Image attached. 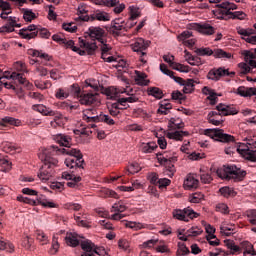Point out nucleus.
Here are the masks:
<instances>
[{
	"label": "nucleus",
	"mask_w": 256,
	"mask_h": 256,
	"mask_svg": "<svg viewBox=\"0 0 256 256\" xmlns=\"http://www.w3.org/2000/svg\"><path fill=\"white\" fill-rule=\"evenodd\" d=\"M83 239L81 235L76 232H67L65 236V243L69 247H77L80 243L84 253L81 256H105L107 251L103 247H97L91 240H81Z\"/></svg>",
	"instance_id": "1"
},
{
	"label": "nucleus",
	"mask_w": 256,
	"mask_h": 256,
	"mask_svg": "<svg viewBox=\"0 0 256 256\" xmlns=\"http://www.w3.org/2000/svg\"><path fill=\"white\" fill-rule=\"evenodd\" d=\"M38 157L40 161L44 163L42 169L38 173V178L40 181H43V183H47V181L53 177V172L47 169L57 166L59 161L51 155V150L47 148H42L38 154Z\"/></svg>",
	"instance_id": "2"
},
{
	"label": "nucleus",
	"mask_w": 256,
	"mask_h": 256,
	"mask_svg": "<svg viewBox=\"0 0 256 256\" xmlns=\"http://www.w3.org/2000/svg\"><path fill=\"white\" fill-rule=\"evenodd\" d=\"M216 173L220 179H235L236 181H241V179L247 175V172L235 166L220 168Z\"/></svg>",
	"instance_id": "3"
},
{
	"label": "nucleus",
	"mask_w": 256,
	"mask_h": 256,
	"mask_svg": "<svg viewBox=\"0 0 256 256\" xmlns=\"http://www.w3.org/2000/svg\"><path fill=\"white\" fill-rule=\"evenodd\" d=\"M217 7H219L220 13L222 15L230 16V19H239L240 21H243L247 17V14L243 11H235L237 9V5L231 2H222L221 4H218Z\"/></svg>",
	"instance_id": "4"
},
{
	"label": "nucleus",
	"mask_w": 256,
	"mask_h": 256,
	"mask_svg": "<svg viewBox=\"0 0 256 256\" xmlns=\"http://www.w3.org/2000/svg\"><path fill=\"white\" fill-rule=\"evenodd\" d=\"M204 135H207L210 139H214V141H220V143H233L235 141V137L217 128L206 129Z\"/></svg>",
	"instance_id": "5"
},
{
	"label": "nucleus",
	"mask_w": 256,
	"mask_h": 256,
	"mask_svg": "<svg viewBox=\"0 0 256 256\" xmlns=\"http://www.w3.org/2000/svg\"><path fill=\"white\" fill-rule=\"evenodd\" d=\"M51 151L50 155H70V157L74 158H83V154H81V150L77 148H71L70 146L66 148H59L58 146H51L50 148H46Z\"/></svg>",
	"instance_id": "6"
},
{
	"label": "nucleus",
	"mask_w": 256,
	"mask_h": 256,
	"mask_svg": "<svg viewBox=\"0 0 256 256\" xmlns=\"http://www.w3.org/2000/svg\"><path fill=\"white\" fill-rule=\"evenodd\" d=\"M174 219L178 221L188 222L189 219H197L199 217V213L195 212L191 207H187L184 209H176L172 212Z\"/></svg>",
	"instance_id": "7"
},
{
	"label": "nucleus",
	"mask_w": 256,
	"mask_h": 256,
	"mask_svg": "<svg viewBox=\"0 0 256 256\" xmlns=\"http://www.w3.org/2000/svg\"><path fill=\"white\" fill-rule=\"evenodd\" d=\"M151 45V41L145 40L143 38H136L130 45L132 51L135 53H138L142 57H145L147 53V49H149V46Z\"/></svg>",
	"instance_id": "8"
},
{
	"label": "nucleus",
	"mask_w": 256,
	"mask_h": 256,
	"mask_svg": "<svg viewBox=\"0 0 256 256\" xmlns=\"http://www.w3.org/2000/svg\"><path fill=\"white\" fill-rule=\"evenodd\" d=\"M6 79H13V81H19L21 85H29V82H27V79H25L23 75L13 72L10 76L5 74L4 76L0 77V85H4L6 89H15V86L5 82Z\"/></svg>",
	"instance_id": "9"
},
{
	"label": "nucleus",
	"mask_w": 256,
	"mask_h": 256,
	"mask_svg": "<svg viewBox=\"0 0 256 256\" xmlns=\"http://www.w3.org/2000/svg\"><path fill=\"white\" fill-rule=\"evenodd\" d=\"M237 153H239L243 159L256 163V150L249 148V146L245 145V143H240L238 145Z\"/></svg>",
	"instance_id": "10"
},
{
	"label": "nucleus",
	"mask_w": 256,
	"mask_h": 256,
	"mask_svg": "<svg viewBox=\"0 0 256 256\" xmlns=\"http://www.w3.org/2000/svg\"><path fill=\"white\" fill-rule=\"evenodd\" d=\"M188 29L198 31V33H202V35H213V33H215V28L209 24L191 23L188 25Z\"/></svg>",
	"instance_id": "11"
},
{
	"label": "nucleus",
	"mask_w": 256,
	"mask_h": 256,
	"mask_svg": "<svg viewBox=\"0 0 256 256\" xmlns=\"http://www.w3.org/2000/svg\"><path fill=\"white\" fill-rule=\"evenodd\" d=\"M229 75H235V72L229 73L228 69L218 68L216 70H211L208 73L207 78L210 79L211 81H219L221 77H227Z\"/></svg>",
	"instance_id": "12"
},
{
	"label": "nucleus",
	"mask_w": 256,
	"mask_h": 256,
	"mask_svg": "<svg viewBox=\"0 0 256 256\" xmlns=\"http://www.w3.org/2000/svg\"><path fill=\"white\" fill-rule=\"evenodd\" d=\"M100 51L101 58L106 61V63H113V61H117V58H115L114 56L107 57V55H109V51H111V46L107 44V41H105V39L100 41Z\"/></svg>",
	"instance_id": "13"
},
{
	"label": "nucleus",
	"mask_w": 256,
	"mask_h": 256,
	"mask_svg": "<svg viewBox=\"0 0 256 256\" xmlns=\"http://www.w3.org/2000/svg\"><path fill=\"white\" fill-rule=\"evenodd\" d=\"M174 81L179 85H182L183 93L189 94L192 91H195V84H194L195 82L193 81V79L184 80L183 78L178 77V78H174Z\"/></svg>",
	"instance_id": "14"
},
{
	"label": "nucleus",
	"mask_w": 256,
	"mask_h": 256,
	"mask_svg": "<svg viewBox=\"0 0 256 256\" xmlns=\"http://www.w3.org/2000/svg\"><path fill=\"white\" fill-rule=\"evenodd\" d=\"M79 102L81 105H97L99 98H97V94L86 93L79 96Z\"/></svg>",
	"instance_id": "15"
},
{
	"label": "nucleus",
	"mask_w": 256,
	"mask_h": 256,
	"mask_svg": "<svg viewBox=\"0 0 256 256\" xmlns=\"http://www.w3.org/2000/svg\"><path fill=\"white\" fill-rule=\"evenodd\" d=\"M121 31H127L125 22L121 19H115L112 22V26L110 28V33H112V35H116V37H118V35H121Z\"/></svg>",
	"instance_id": "16"
},
{
	"label": "nucleus",
	"mask_w": 256,
	"mask_h": 256,
	"mask_svg": "<svg viewBox=\"0 0 256 256\" xmlns=\"http://www.w3.org/2000/svg\"><path fill=\"white\" fill-rule=\"evenodd\" d=\"M184 189L191 191V189H197L199 187V179L196 175L189 174L184 180Z\"/></svg>",
	"instance_id": "17"
},
{
	"label": "nucleus",
	"mask_w": 256,
	"mask_h": 256,
	"mask_svg": "<svg viewBox=\"0 0 256 256\" xmlns=\"http://www.w3.org/2000/svg\"><path fill=\"white\" fill-rule=\"evenodd\" d=\"M79 45L81 49H85L84 52L86 51L88 55H93L97 51V44L95 42H88L79 38Z\"/></svg>",
	"instance_id": "18"
},
{
	"label": "nucleus",
	"mask_w": 256,
	"mask_h": 256,
	"mask_svg": "<svg viewBox=\"0 0 256 256\" xmlns=\"http://www.w3.org/2000/svg\"><path fill=\"white\" fill-rule=\"evenodd\" d=\"M13 3H23V0H10ZM0 9L2 12L0 14L1 19H7V15H11V5L8 2L0 0Z\"/></svg>",
	"instance_id": "19"
},
{
	"label": "nucleus",
	"mask_w": 256,
	"mask_h": 256,
	"mask_svg": "<svg viewBox=\"0 0 256 256\" xmlns=\"http://www.w3.org/2000/svg\"><path fill=\"white\" fill-rule=\"evenodd\" d=\"M123 93H127L126 89H118L116 87H108L104 90V95H106L107 99H117V97Z\"/></svg>",
	"instance_id": "20"
},
{
	"label": "nucleus",
	"mask_w": 256,
	"mask_h": 256,
	"mask_svg": "<svg viewBox=\"0 0 256 256\" xmlns=\"http://www.w3.org/2000/svg\"><path fill=\"white\" fill-rule=\"evenodd\" d=\"M83 119L84 121H88V123H97L99 119V114L97 110L91 108L83 111Z\"/></svg>",
	"instance_id": "21"
},
{
	"label": "nucleus",
	"mask_w": 256,
	"mask_h": 256,
	"mask_svg": "<svg viewBox=\"0 0 256 256\" xmlns=\"http://www.w3.org/2000/svg\"><path fill=\"white\" fill-rule=\"evenodd\" d=\"M86 33H87V35H89L90 38L97 39V41H99V43L104 40L103 39L104 31L101 27L91 26Z\"/></svg>",
	"instance_id": "22"
},
{
	"label": "nucleus",
	"mask_w": 256,
	"mask_h": 256,
	"mask_svg": "<svg viewBox=\"0 0 256 256\" xmlns=\"http://www.w3.org/2000/svg\"><path fill=\"white\" fill-rule=\"evenodd\" d=\"M62 179H66V181H69L67 182L68 187L75 188L77 187V183L81 181V176H75L74 174L63 172Z\"/></svg>",
	"instance_id": "23"
},
{
	"label": "nucleus",
	"mask_w": 256,
	"mask_h": 256,
	"mask_svg": "<svg viewBox=\"0 0 256 256\" xmlns=\"http://www.w3.org/2000/svg\"><path fill=\"white\" fill-rule=\"evenodd\" d=\"M157 159L160 165H169V163L177 161V156H171V154L164 152L163 154H157Z\"/></svg>",
	"instance_id": "24"
},
{
	"label": "nucleus",
	"mask_w": 256,
	"mask_h": 256,
	"mask_svg": "<svg viewBox=\"0 0 256 256\" xmlns=\"http://www.w3.org/2000/svg\"><path fill=\"white\" fill-rule=\"evenodd\" d=\"M127 229H132V231H141L142 229H149V224L137 222V221H126L124 223Z\"/></svg>",
	"instance_id": "25"
},
{
	"label": "nucleus",
	"mask_w": 256,
	"mask_h": 256,
	"mask_svg": "<svg viewBox=\"0 0 256 256\" xmlns=\"http://www.w3.org/2000/svg\"><path fill=\"white\" fill-rule=\"evenodd\" d=\"M32 109L34 111H37L38 113H41V115H49L50 117L57 115V112L53 111L51 108H49L43 104L33 105Z\"/></svg>",
	"instance_id": "26"
},
{
	"label": "nucleus",
	"mask_w": 256,
	"mask_h": 256,
	"mask_svg": "<svg viewBox=\"0 0 256 256\" xmlns=\"http://www.w3.org/2000/svg\"><path fill=\"white\" fill-rule=\"evenodd\" d=\"M83 158L68 157L65 159V165L68 169H75V167H83Z\"/></svg>",
	"instance_id": "27"
},
{
	"label": "nucleus",
	"mask_w": 256,
	"mask_h": 256,
	"mask_svg": "<svg viewBox=\"0 0 256 256\" xmlns=\"http://www.w3.org/2000/svg\"><path fill=\"white\" fill-rule=\"evenodd\" d=\"M139 101V98L135 96V94L129 95V97L126 98H119L118 104L122 109H127L129 107V103H137Z\"/></svg>",
	"instance_id": "28"
},
{
	"label": "nucleus",
	"mask_w": 256,
	"mask_h": 256,
	"mask_svg": "<svg viewBox=\"0 0 256 256\" xmlns=\"http://www.w3.org/2000/svg\"><path fill=\"white\" fill-rule=\"evenodd\" d=\"M34 201L36 202L34 205H42V207H48L49 209H55V207H57L55 202L47 200L43 195L37 196V199Z\"/></svg>",
	"instance_id": "29"
},
{
	"label": "nucleus",
	"mask_w": 256,
	"mask_h": 256,
	"mask_svg": "<svg viewBox=\"0 0 256 256\" xmlns=\"http://www.w3.org/2000/svg\"><path fill=\"white\" fill-rule=\"evenodd\" d=\"M219 115L227 116V115H237V111L234 108H231L225 104H219L216 107Z\"/></svg>",
	"instance_id": "30"
},
{
	"label": "nucleus",
	"mask_w": 256,
	"mask_h": 256,
	"mask_svg": "<svg viewBox=\"0 0 256 256\" xmlns=\"http://www.w3.org/2000/svg\"><path fill=\"white\" fill-rule=\"evenodd\" d=\"M139 149L142 153H153L157 149V143L154 141L151 142H142L139 145Z\"/></svg>",
	"instance_id": "31"
},
{
	"label": "nucleus",
	"mask_w": 256,
	"mask_h": 256,
	"mask_svg": "<svg viewBox=\"0 0 256 256\" xmlns=\"http://www.w3.org/2000/svg\"><path fill=\"white\" fill-rule=\"evenodd\" d=\"M184 58H185V61H187V63H189V65H192L193 67L195 66L199 67V65H201V58L193 56L187 50H184Z\"/></svg>",
	"instance_id": "32"
},
{
	"label": "nucleus",
	"mask_w": 256,
	"mask_h": 256,
	"mask_svg": "<svg viewBox=\"0 0 256 256\" xmlns=\"http://www.w3.org/2000/svg\"><path fill=\"white\" fill-rule=\"evenodd\" d=\"M61 233H63V231H60L59 233H55L52 236V245L50 248V254L51 255H57V253L59 252V235H61Z\"/></svg>",
	"instance_id": "33"
},
{
	"label": "nucleus",
	"mask_w": 256,
	"mask_h": 256,
	"mask_svg": "<svg viewBox=\"0 0 256 256\" xmlns=\"http://www.w3.org/2000/svg\"><path fill=\"white\" fill-rule=\"evenodd\" d=\"M187 136H189V132L187 131H174L166 133V137H168V139H174V141H182L183 137Z\"/></svg>",
	"instance_id": "34"
},
{
	"label": "nucleus",
	"mask_w": 256,
	"mask_h": 256,
	"mask_svg": "<svg viewBox=\"0 0 256 256\" xmlns=\"http://www.w3.org/2000/svg\"><path fill=\"white\" fill-rule=\"evenodd\" d=\"M236 31H237L238 35H240L241 38L244 39V41H247V39H249V37H251V35L255 34V30H253L251 28H243L241 26L237 27Z\"/></svg>",
	"instance_id": "35"
},
{
	"label": "nucleus",
	"mask_w": 256,
	"mask_h": 256,
	"mask_svg": "<svg viewBox=\"0 0 256 256\" xmlns=\"http://www.w3.org/2000/svg\"><path fill=\"white\" fill-rule=\"evenodd\" d=\"M0 251H7L8 253H13L15 251V246L5 240L3 237L0 236Z\"/></svg>",
	"instance_id": "36"
},
{
	"label": "nucleus",
	"mask_w": 256,
	"mask_h": 256,
	"mask_svg": "<svg viewBox=\"0 0 256 256\" xmlns=\"http://www.w3.org/2000/svg\"><path fill=\"white\" fill-rule=\"evenodd\" d=\"M62 45H65L68 49H72L74 53H78V55H85V51L81 50V48L75 46V42L73 40H67L64 38V42Z\"/></svg>",
	"instance_id": "37"
},
{
	"label": "nucleus",
	"mask_w": 256,
	"mask_h": 256,
	"mask_svg": "<svg viewBox=\"0 0 256 256\" xmlns=\"http://www.w3.org/2000/svg\"><path fill=\"white\" fill-rule=\"evenodd\" d=\"M135 82L137 85H141V86L149 85V80H147V74L136 71Z\"/></svg>",
	"instance_id": "38"
},
{
	"label": "nucleus",
	"mask_w": 256,
	"mask_h": 256,
	"mask_svg": "<svg viewBox=\"0 0 256 256\" xmlns=\"http://www.w3.org/2000/svg\"><path fill=\"white\" fill-rule=\"evenodd\" d=\"M91 21L89 15H87V8L85 6L78 7V17L75 18V21Z\"/></svg>",
	"instance_id": "39"
},
{
	"label": "nucleus",
	"mask_w": 256,
	"mask_h": 256,
	"mask_svg": "<svg viewBox=\"0 0 256 256\" xmlns=\"http://www.w3.org/2000/svg\"><path fill=\"white\" fill-rule=\"evenodd\" d=\"M118 247L124 253H131V242L125 238H122L118 241Z\"/></svg>",
	"instance_id": "40"
},
{
	"label": "nucleus",
	"mask_w": 256,
	"mask_h": 256,
	"mask_svg": "<svg viewBox=\"0 0 256 256\" xmlns=\"http://www.w3.org/2000/svg\"><path fill=\"white\" fill-rule=\"evenodd\" d=\"M219 191H220V194L222 195V197H226V199H229V197H235V195H237L235 190L228 186L220 188Z\"/></svg>",
	"instance_id": "41"
},
{
	"label": "nucleus",
	"mask_w": 256,
	"mask_h": 256,
	"mask_svg": "<svg viewBox=\"0 0 256 256\" xmlns=\"http://www.w3.org/2000/svg\"><path fill=\"white\" fill-rule=\"evenodd\" d=\"M55 140L57 141V143H59V145H62V147H66V148L69 147L71 143V138L63 134H58Z\"/></svg>",
	"instance_id": "42"
},
{
	"label": "nucleus",
	"mask_w": 256,
	"mask_h": 256,
	"mask_svg": "<svg viewBox=\"0 0 256 256\" xmlns=\"http://www.w3.org/2000/svg\"><path fill=\"white\" fill-rule=\"evenodd\" d=\"M172 107L173 106L171 105V103L167 101H163L160 103V106L158 108V113H160L161 115H167L169 111H171Z\"/></svg>",
	"instance_id": "43"
},
{
	"label": "nucleus",
	"mask_w": 256,
	"mask_h": 256,
	"mask_svg": "<svg viewBox=\"0 0 256 256\" xmlns=\"http://www.w3.org/2000/svg\"><path fill=\"white\" fill-rule=\"evenodd\" d=\"M106 123V125H115V120H113L109 115L100 113L98 115V120L96 123Z\"/></svg>",
	"instance_id": "44"
},
{
	"label": "nucleus",
	"mask_w": 256,
	"mask_h": 256,
	"mask_svg": "<svg viewBox=\"0 0 256 256\" xmlns=\"http://www.w3.org/2000/svg\"><path fill=\"white\" fill-rule=\"evenodd\" d=\"M125 211H127V206L121 201L114 203L111 209V213H123Z\"/></svg>",
	"instance_id": "45"
},
{
	"label": "nucleus",
	"mask_w": 256,
	"mask_h": 256,
	"mask_svg": "<svg viewBox=\"0 0 256 256\" xmlns=\"http://www.w3.org/2000/svg\"><path fill=\"white\" fill-rule=\"evenodd\" d=\"M202 93L204 95H207V99H209V101H211L212 103H215V101L217 100V93H215V91L209 89V87H204L202 90Z\"/></svg>",
	"instance_id": "46"
},
{
	"label": "nucleus",
	"mask_w": 256,
	"mask_h": 256,
	"mask_svg": "<svg viewBox=\"0 0 256 256\" xmlns=\"http://www.w3.org/2000/svg\"><path fill=\"white\" fill-rule=\"evenodd\" d=\"M201 233H203V229L197 226H192L190 229L186 231L187 237H199Z\"/></svg>",
	"instance_id": "47"
},
{
	"label": "nucleus",
	"mask_w": 256,
	"mask_h": 256,
	"mask_svg": "<svg viewBox=\"0 0 256 256\" xmlns=\"http://www.w3.org/2000/svg\"><path fill=\"white\" fill-rule=\"evenodd\" d=\"M191 37H193V32L186 30L179 34L177 39L183 45L187 40L191 39Z\"/></svg>",
	"instance_id": "48"
},
{
	"label": "nucleus",
	"mask_w": 256,
	"mask_h": 256,
	"mask_svg": "<svg viewBox=\"0 0 256 256\" xmlns=\"http://www.w3.org/2000/svg\"><path fill=\"white\" fill-rule=\"evenodd\" d=\"M36 238L42 245H47V243H49V237H47V234L41 230L36 231Z\"/></svg>",
	"instance_id": "49"
},
{
	"label": "nucleus",
	"mask_w": 256,
	"mask_h": 256,
	"mask_svg": "<svg viewBox=\"0 0 256 256\" xmlns=\"http://www.w3.org/2000/svg\"><path fill=\"white\" fill-rule=\"evenodd\" d=\"M3 123L6 125H14L15 127H19L21 125V120L17 118H13L11 116H6L2 119Z\"/></svg>",
	"instance_id": "50"
},
{
	"label": "nucleus",
	"mask_w": 256,
	"mask_h": 256,
	"mask_svg": "<svg viewBox=\"0 0 256 256\" xmlns=\"http://www.w3.org/2000/svg\"><path fill=\"white\" fill-rule=\"evenodd\" d=\"M235 231L234 225H223L220 227V233L222 235H226V237H229V235H233V232Z\"/></svg>",
	"instance_id": "51"
},
{
	"label": "nucleus",
	"mask_w": 256,
	"mask_h": 256,
	"mask_svg": "<svg viewBox=\"0 0 256 256\" xmlns=\"http://www.w3.org/2000/svg\"><path fill=\"white\" fill-rule=\"evenodd\" d=\"M4 151L6 153H16V151H19V146L17 144L7 142L4 144Z\"/></svg>",
	"instance_id": "52"
},
{
	"label": "nucleus",
	"mask_w": 256,
	"mask_h": 256,
	"mask_svg": "<svg viewBox=\"0 0 256 256\" xmlns=\"http://www.w3.org/2000/svg\"><path fill=\"white\" fill-rule=\"evenodd\" d=\"M245 61L250 67H254L256 69V57L255 54L251 52H247L245 55Z\"/></svg>",
	"instance_id": "53"
},
{
	"label": "nucleus",
	"mask_w": 256,
	"mask_h": 256,
	"mask_svg": "<svg viewBox=\"0 0 256 256\" xmlns=\"http://www.w3.org/2000/svg\"><path fill=\"white\" fill-rule=\"evenodd\" d=\"M56 99H67L69 97V89L67 88H59L55 93Z\"/></svg>",
	"instance_id": "54"
},
{
	"label": "nucleus",
	"mask_w": 256,
	"mask_h": 256,
	"mask_svg": "<svg viewBox=\"0 0 256 256\" xmlns=\"http://www.w3.org/2000/svg\"><path fill=\"white\" fill-rule=\"evenodd\" d=\"M130 21H135V19H139L141 17V12L137 6H130Z\"/></svg>",
	"instance_id": "55"
},
{
	"label": "nucleus",
	"mask_w": 256,
	"mask_h": 256,
	"mask_svg": "<svg viewBox=\"0 0 256 256\" xmlns=\"http://www.w3.org/2000/svg\"><path fill=\"white\" fill-rule=\"evenodd\" d=\"M214 57H218L219 59H231V53H227L223 51V49H216L213 52Z\"/></svg>",
	"instance_id": "56"
},
{
	"label": "nucleus",
	"mask_w": 256,
	"mask_h": 256,
	"mask_svg": "<svg viewBox=\"0 0 256 256\" xmlns=\"http://www.w3.org/2000/svg\"><path fill=\"white\" fill-rule=\"evenodd\" d=\"M19 35L21 36L22 39H35L37 36V32H29L25 29H21L19 31Z\"/></svg>",
	"instance_id": "57"
},
{
	"label": "nucleus",
	"mask_w": 256,
	"mask_h": 256,
	"mask_svg": "<svg viewBox=\"0 0 256 256\" xmlns=\"http://www.w3.org/2000/svg\"><path fill=\"white\" fill-rule=\"evenodd\" d=\"M2 19H6L7 25L12 27V29H15V27H21V24L17 23V17L6 15V18Z\"/></svg>",
	"instance_id": "58"
},
{
	"label": "nucleus",
	"mask_w": 256,
	"mask_h": 256,
	"mask_svg": "<svg viewBox=\"0 0 256 256\" xmlns=\"http://www.w3.org/2000/svg\"><path fill=\"white\" fill-rule=\"evenodd\" d=\"M148 95H151L152 97H155V99H162L163 98V92L161 89L154 87L150 88L148 90Z\"/></svg>",
	"instance_id": "59"
},
{
	"label": "nucleus",
	"mask_w": 256,
	"mask_h": 256,
	"mask_svg": "<svg viewBox=\"0 0 256 256\" xmlns=\"http://www.w3.org/2000/svg\"><path fill=\"white\" fill-rule=\"evenodd\" d=\"M205 199V195L203 193H194L189 196L190 203H201Z\"/></svg>",
	"instance_id": "60"
},
{
	"label": "nucleus",
	"mask_w": 256,
	"mask_h": 256,
	"mask_svg": "<svg viewBox=\"0 0 256 256\" xmlns=\"http://www.w3.org/2000/svg\"><path fill=\"white\" fill-rule=\"evenodd\" d=\"M94 19H97V21H109L111 18L106 12H98L95 14V16H92L91 21Z\"/></svg>",
	"instance_id": "61"
},
{
	"label": "nucleus",
	"mask_w": 256,
	"mask_h": 256,
	"mask_svg": "<svg viewBox=\"0 0 256 256\" xmlns=\"http://www.w3.org/2000/svg\"><path fill=\"white\" fill-rule=\"evenodd\" d=\"M139 171H141V166L137 162H132L128 166V173H130V175H135V173H139Z\"/></svg>",
	"instance_id": "62"
},
{
	"label": "nucleus",
	"mask_w": 256,
	"mask_h": 256,
	"mask_svg": "<svg viewBox=\"0 0 256 256\" xmlns=\"http://www.w3.org/2000/svg\"><path fill=\"white\" fill-rule=\"evenodd\" d=\"M195 53H197L200 57H205V55H213V50H211L210 48H198L195 50Z\"/></svg>",
	"instance_id": "63"
},
{
	"label": "nucleus",
	"mask_w": 256,
	"mask_h": 256,
	"mask_svg": "<svg viewBox=\"0 0 256 256\" xmlns=\"http://www.w3.org/2000/svg\"><path fill=\"white\" fill-rule=\"evenodd\" d=\"M247 217L251 225H256V209L248 210Z\"/></svg>",
	"instance_id": "64"
}]
</instances>
